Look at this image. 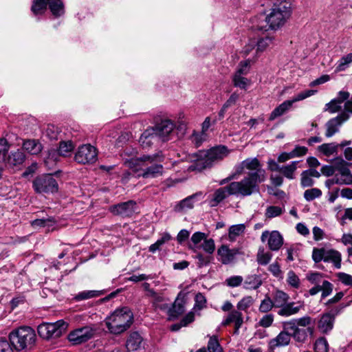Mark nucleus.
<instances>
[{
	"instance_id": "58836bf2",
	"label": "nucleus",
	"mask_w": 352,
	"mask_h": 352,
	"mask_svg": "<svg viewBox=\"0 0 352 352\" xmlns=\"http://www.w3.org/2000/svg\"><path fill=\"white\" fill-rule=\"evenodd\" d=\"M232 82L234 87L246 89L251 85V80L244 76L233 75Z\"/></svg>"
},
{
	"instance_id": "f8f14e48",
	"label": "nucleus",
	"mask_w": 352,
	"mask_h": 352,
	"mask_svg": "<svg viewBox=\"0 0 352 352\" xmlns=\"http://www.w3.org/2000/svg\"><path fill=\"white\" fill-rule=\"evenodd\" d=\"M281 23H265L263 25L258 26L257 29L262 32H267L268 34L265 38H260L256 43V51L263 52L272 43L273 38L270 35L280 28Z\"/></svg>"
},
{
	"instance_id": "b1692460",
	"label": "nucleus",
	"mask_w": 352,
	"mask_h": 352,
	"mask_svg": "<svg viewBox=\"0 0 352 352\" xmlns=\"http://www.w3.org/2000/svg\"><path fill=\"white\" fill-rule=\"evenodd\" d=\"M334 316L330 313L323 314L318 322V328L323 333L330 331L333 327Z\"/></svg>"
},
{
	"instance_id": "4d7b16f0",
	"label": "nucleus",
	"mask_w": 352,
	"mask_h": 352,
	"mask_svg": "<svg viewBox=\"0 0 352 352\" xmlns=\"http://www.w3.org/2000/svg\"><path fill=\"white\" fill-rule=\"evenodd\" d=\"M316 92V90H311V89L302 91V92L299 93L298 94H297L294 98H293L289 101L293 104L294 102L302 100L308 97L313 96L314 94H315Z\"/></svg>"
},
{
	"instance_id": "cd10ccee",
	"label": "nucleus",
	"mask_w": 352,
	"mask_h": 352,
	"mask_svg": "<svg viewBox=\"0 0 352 352\" xmlns=\"http://www.w3.org/2000/svg\"><path fill=\"white\" fill-rule=\"evenodd\" d=\"M263 284L261 277L257 274H250L245 277L243 287L245 289H257Z\"/></svg>"
},
{
	"instance_id": "dca6fc26",
	"label": "nucleus",
	"mask_w": 352,
	"mask_h": 352,
	"mask_svg": "<svg viewBox=\"0 0 352 352\" xmlns=\"http://www.w3.org/2000/svg\"><path fill=\"white\" fill-rule=\"evenodd\" d=\"M136 209V203L133 201H128L114 205L110 208V210L114 214L129 217L132 215Z\"/></svg>"
},
{
	"instance_id": "423d86ee",
	"label": "nucleus",
	"mask_w": 352,
	"mask_h": 352,
	"mask_svg": "<svg viewBox=\"0 0 352 352\" xmlns=\"http://www.w3.org/2000/svg\"><path fill=\"white\" fill-rule=\"evenodd\" d=\"M230 153L226 146L219 145L209 149L204 155L195 160V162L188 168L190 170L201 171L205 168L211 167L214 164L223 160Z\"/></svg>"
},
{
	"instance_id": "e433bc0d",
	"label": "nucleus",
	"mask_w": 352,
	"mask_h": 352,
	"mask_svg": "<svg viewBox=\"0 0 352 352\" xmlns=\"http://www.w3.org/2000/svg\"><path fill=\"white\" fill-rule=\"evenodd\" d=\"M308 333L313 335V327H308L306 329L298 328L294 333H291V336L296 342H304L307 338Z\"/></svg>"
},
{
	"instance_id": "680f3d73",
	"label": "nucleus",
	"mask_w": 352,
	"mask_h": 352,
	"mask_svg": "<svg viewBox=\"0 0 352 352\" xmlns=\"http://www.w3.org/2000/svg\"><path fill=\"white\" fill-rule=\"evenodd\" d=\"M338 179L339 185H351L352 184V173L335 175Z\"/></svg>"
},
{
	"instance_id": "052dcab7",
	"label": "nucleus",
	"mask_w": 352,
	"mask_h": 352,
	"mask_svg": "<svg viewBox=\"0 0 352 352\" xmlns=\"http://www.w3.org/2000/svg\"><path fill=\"white\" fill-rule=\"evenodd\" d=\"M341 103L333 99L325 105V111H328L331 113H335L341 109Z\"/></svg>"
},
{
	"instance_id": "7c9ffc66",
	"label": "nucleus",
	"mask_w": 352,
	"mask_h": 352,
	"mask_svg": "<svg viewBox=\"0 0 352 352\" xmlns=\"http://www.w3.org/2000/svg\"><path fill=\"white\" fill-rule=\"evenodd\" d=\"M23 148L31 155H37L41 153L43 147L36 140H27L23 142Z\"/></svg>"
},
{
	"instance_id": "f704fd0d",
	"label": "nucleus",
	"mask_w": 352,
	"mask_h": 352,
	"mask_svg": "<svg viewBox=\"0 0 352 352\" xmlns=\"http://www.w3.org/2000/svg\"><path fill=\"white\" fill-rule=\"evenodd\" d=\"M339 145L336 142L324 143L318 147V151L327 157L337 155Z\"/></svg>"
},
{
	"instance_id": "774afa93",
	"label": "nucleus",
	"mask_w": 352,
	"mask_h": 352,
	"mask_svg": "<svg viewBox=\"0 0 352 352\" xmlns=\"http://www.w3.org/2000/svg\"><path fill=\"white\" fill-rule=\"evenodd\" d=\"M339 281L345 285L352 286V276L344 272H339L336 274Z\"/></svg>"
},
{
	"instance_id": "e2e57ef3",
	"label": "nucleus",
	"mask_w": 352,
	"mask_h": 352,
	"mask_svg": "<svg viewBox=\"0 0 352 352\" xmlns=\"http://www.w3.org/2000/svg\"><path fill=\"white\" fill-rule=\"evenodd\" d=\"M340 241L344 245H349L347 253L349 256H352V234H343Z\"/></svg>"
},
{
	"instance_id": "6e6552de",
	"label": "nucleus",
	"mask_w": 352,
	"mask_h": 352,
	"mask_svg": "<svg viewBox=\"0 0 352 352\" xmlns=\"http://www.w3.org/2000/svg\"><path fill=\"white\" fill-rule=\"evenodd\" d=\"M68 324L63 320L55 322H43L38 327V333L43 339L50 340L60 337L67 330Z\"/></svg>"
},
{
	"instance_id": "aec40b11",
	"label": "nucleus",
	"mask_w": 352,
	"mask_h": 352,
	"mask_svg": "<svg viewBox=\"0 0 352 352\" xmlns=\"http://www.w3.org/2000/svg\"><path fill=\"white\" fill-rule=\"evenodd\" d=\"M126 347L129 351L142 352L144 346L140 335L137 332L132 333L126 340Z\"/></svg>"
},
{
	"instance_id": "20e7f679",
	"label": "nucleus",
	"mask_w": 352,
	"mask_h": 352,
	"mask_svg": "<svg viewBox=\"0 0 352 352\" xmlns=\"http://www.w3.org/2000/svg\"><path fill=\"white\" fill-rule=\"evenodd\" d=\"M9 340L15 350L29 351L34 348L36 342L35 331L28 326H22L11 331Z\"/></svg>"
},
{
	"instance_id": "f03ea898",
	"label": "nucleus",
	"mask_w": 352,
	"mask_h": 352,
	"mask_svg": "<svg viewBox=\"0 0 352 352\" xmlns=\"http://www.w3.org/2000/svg\"><path fill=\"white\" fill-rule=\"evenodd\" d=\"M266 6L256 16L259 22H285L291 16V3L287 0H268Z\"/></svg>"
},
{
	"instance_id": "bb28decb",
	"label": "nucleus",
	"mask_w": 352,
	"mask_h": 352,
	"mask_svg": "<svg viewBox=\"0 0 352 352\" xmlns=\"http://www.w3.org/2000/svg\"><path fill=\"white\" fill-rule=\"evenodd\" d=\"M199 195H201V193L194 194L184 199L175 206V210L176 212H185L188 210L192 209L194 207L195 199Z\"/></svg>"
},
{
	"instance_id": "09e8293b",
	"label": "nucleus",
	"mask_w": 352,
	"mask_h": 352,
	"mask_svg": "<svg viewBox=\"0 0 352 352\" xmlns=\"http://www.w3.org/2000/svg\"><path fill=\"white\" fill-rule=\"evenodd\" d=\"M322 195V191L319 188H313L307 189L304 192V198L307 201H311Z\"/></svg>"
},
{
	"instance_id": "9b49d317",
	"label": "nucleus",
	"mask_w": 352,
	"mask_h": 352,
	"mask_svg": "<svg viewBox=\"0 0 352 352\" xmlns=\"http://www.w3.org/2000/svg\"><path fill=\"white\" fill-rule=\"evenodd\" d=\"M75 161L79 164H91L97 160L96 148L89 144L78 147L74 156Z\"/></svg>"
},
{
	"instance_id": "c03bdc74",
	"label": "nucleus",
	"mask_w": 352,
	"mask_h": 352,
	"mask_svg": "<svg viewBox=\"0 0 352 352\" xmlns=\"http://www.w3.org/2000/svg\"><path fill=\"white\" fill-rule=\"evenodd\" d=\"M48 6V0H34L32 11L34 14L43 13Z\"/></svg>"
},
{
	"instance_id": "49530a36",
	"label": "nucleus",
	"mask_w": 352,
	"mask_h": 352,
	"mask_svg": "<svg viewBox=\"0 0 352 352\" xmlns=\"http://www.w3.org/2000/svg\"><path fill=\"white\" fill-rule=\"evenodd\" d=\"M207 349L209 352H223L222 347L216 336H212L210 338Z\"/></svg>"
},
{
	"instance_id": "a19ab883",
	"label": "nucleus",
	"mask_w": 352,
	"mask_h": 352,
	"mask_svg": "<svg viewBox=\"0 0 352 352\" xmlns=\"http://www.w3.org/2000/svg\"><path fill=\"white\" fill-rule=\"evenodd\" d=\"M102 294L101 291L98 290H89V291H83L78 293L76 296L75 299L78 301L87 300L95 297L100 296Z\"/></svg>"
},
{
	"instance_id": "6e6d98bb",
	"label": "nucleus",
	"mask_w": 352,
	"mask_h": 352,
	"mask_svg": "<svg viewBox=\"0 0 352 352\" xmlns=\"http://www.w3.org/2000/svg\"><path fill=\"white\" fill-rule=\"evenodd\" d=\"M282 324L284 331L287 332L291 331L292 332V333H294L299 328L296 322V318H293L292 320L285 321Z\"/></svg>"
},
{
	"instance_id": "5701e85b",
	"label": "nucleus",
	"mask_w": 352,
	"mask_h": 352,
	"mask_svg": "<svg viewBox=\"0 0 352 352\" xmlns=\"http://www.w3.org/2000/svg\"><path fill=\"white\" fill-rule=\"evenodd\" d=\"M229 195H233L230 190L229 185L217 189L210 201V206L212 207L217 206Z\"/></svg>"
},
{
	"instance_id": "f257e3e1",
	"label": "nucleus",
	"mask_w": 352,
	"mask_h": 352,
	"mask_svg": "<svg viewBox=\"0 0 352 352\" xmlns=\"http://www.w3.org/2000/svg\"><path fill=\"white\" fill-rule=\"evenodd\" d=\"M124 153L131 156L124 160V164L136 173L138 177L151 179L162 175L164 167L160 163L162 162L163 157L159 154L143 155L138 157L137 151L134 149L130 153L125 151Z\"/></svg>"
},
{
	"instance_id": "39448f33",
	"label": "nucleus",
	"mask_w": 352,
	"mask_h": 352,
	"mask_svg": "<svg viewBox=\"0 0 352 352\" xmlns=\"http://www.w3.org/2000/svg\"><path fill=\"white\" fill-rule=\"evenodd\" d=\"M133 322V314L127 307L116 310L105 320L108 330L113 334L125 331Z\"/></svg>"
},
{
	"instance_id": "4c0bfd02",
	"label": "nucleus",
	"mask_w": 352,
	"mask_h": 352,
	"mask_svg": "<svg viewBox=\"0 0 352 352\" xmlns=\"http://www.w3.org/2000/svg\"><path fill=\"white\" fill-rule=\"evenodd\" d=\"M349 164L341 157L335 158V172L338 173L336 175H342L351 173L348 168Z\"/></svg>"
},
{
	"instance_id": "79ce46f5",
	"label": "nucleus",
	"mask_w": 352,
	"mask_h": 352,
	"mask_svg": "<svg viewBox=\"0 0 352 352\" xmlns=\"http://www.w3.org/2000/svg\"><path fill=\"white\" fill-rule=\"evenodd\" d=\"M274 308V304L272 299L268 296L265 295V298L261 300L258 310L261 313H267Z\"/></svg>"
},
{
	"instance_id": "603ef678",
	"label": "nucleus",
	"mask_w": 352,
	"mask_h": 352,
	"mask_svg": "<svg viewBox=\"0 0 352 352\" xmlns=\"http://www.w3.org/2000/svg\"><path fill=\"white\" fill-rule=\"evenodd\" d=\"M10 149L8 142L4 139H0V162H4L7 156V153Z\"/></svg>"
},
{
	"instance_id": "69168bd1",
	"label": "nucleus",
	"mask_w": 352,
	"mask_h": 352,
	"mask_svg": "<svg viewBox=\"0 0 352 352\" xmlns=\"http://www.w3.org/2000/svg\"><path fill=\"white\" fill-rule=\"evenodd\" d=\"M287 281L290 286H292L294 288H298L299 287V285H300L299 278H298V276L293 271H289L287 273Z\"/></svg>"
},
{
	"instance_id": "473e14b6",
	"label": "nucleus",
	"mask_w": 352,
	"mask_h": 352,
	"mask_svg": "<svg viewBox=\"0 0 352 352\" xmlns=\"http://www.w3.org/2000/svg\"><path fill=\"white\" fill-rule=\"evenodd\" d=\"M298 163V161H293L289 164L281 166L280 173L289 180L295 179V173L297 170Z\"/></svg>"
},
{
	"instance_id": "72a5a7b5",
	"label": "nucleus",
	"mask_w": 352,
	"mask_h": 352,
	"mask_svg": "<svg viewBox=\"0 0 352 352\" xmlns=\"http://www.w3.org/2000/svg\"><path fill=\"white\" fill-rule=\"evenodd\" d=\"M292 104L289 100L284 101L272 111L269 117V120H274L276 118L283 116L292 107Z\"/></svg>"
},
{
	"instance_id": "de8ad7c7",
	"label": "nucleus",
	"mask_w": 352,
	"mask_h": 352,
	"mask_svg": "<svg viewBox=\"0 0 352 352\" xmlns=\"http://www.w3.org/2000/svg\"><path fill=\"white\" fill-rule=\"evenodd\" d=\"M254 302L253 298L250 296L243 297L237 303L236 307L238 311H247L253 305Z\"/></svg>"
},
{
	"instance_id": "ddd939ff",
	"label": "nucleus",
	"mask_w": 352,
	"mask_h": 352,
	"mask_svg": "<svg viewBox=\"0 0 352 352\" xmlns=\"http://www.w3.org/2000/svg\"><path fill=\"white\" fill-rule=\"evenodd\" d=\"M150 129L154 131L157 139L165 142L169 140V136L175 129V124L170 120H164L155 127Z\"/></svg>"
},
{
	"instance_id": "c9c22d12",
	"label": "nucleus",
	"mask_w": 352,
	"mask_h": 352,
	"mask_svg": "<svg viewBox=\"0 0 352 352\" xmlns=\"http://www.w3.org/2000/svg\"><path fill=\"white\" fill-rule=\"evenodd\" d=\"M48 6L52 14L56 16L64 14V5L61 0H48Z\"/></svg>"
},
{
	"instance_id": "2eb2a0df",
	"label": "nucleus",
	"mask_w": 352,
	"mask_h": 352,
	"mask_svg": "<svg viewBox=\"0 0 352 352\" xmlns=\"http://www.w3.org/2000/svg\"><path fill=\"white\" fill-rule=\"evenodd\" d=\"M349 116L345 113H342L336 118L329 120L326 123L325 135L327 138H331L339 131L341 125L349 119Z\"/></svg>"
},
{
	"instance_id": "338daca9",
	"label": "nucleus",
	"mask_w": 352,
	"mask_h": 352,
	"mask_svg": "<svg viewBox=\"0 0 352 352\" xmlns=\"http://www.w3.org/2000/svg\"><path fill=\"white\" fill-rule=\"evenodd\" d=\"M203 250L208 254H212L215 250L214 241L212 239H205L201 245Z\"/></svg>"
},
{
	"instance_id": "f3484780",
	"label": "nucleus",
	"mask_w": 352,
	"mask_h": 352,
	"mask_svg": "<svg viewBox=\"0 0 352 352\" xmlns=\"http://www.w3.org/2000/svg\"><path fill=\"white\" fill-rule=\"evenodd\" d=\"M74 148V145L72 141L60 142L59 144V148L57 151L53 149L49 151L47 160H53L54 161H57L58 155L66 157L70 155Z\"/></svg>"
},
{
	"instance_id": "bf43d9fd",
	"label": "nucleus",
	"mask_w": 352,
	"mask_h": 352,
	"mask_svg": "<svg viewBox=\"0 0 352 352\" xmlns=\"http://www.w3.org/2000/svg\"><path fill=\"white\" fill-rule=\"evenodd\" d=\"M300 176V184L303 188L310 187L314 185V181L312 177L308 175L307 171H302Z\"/></svg>"
},
{
	"instance_id": "393cba45",
	"label": "nucleus",
	"mask_w": 352,
	"mask_h": 352,
	"mask_svg": "<svg viewBox=\"0 0 352 352\" xmlns=\"http://www.w3.org/2000/svg\"><path fill=\"white\" fill-rule=\"evenodd\" d=\"M324 262L331 263L336 269L341 267L342 255L340 252L333 249L327 250Z\"/></svg>"
},
{
	"instance_id": "1a4fd4ad",
	"label": "nucleus",
	"mask_w": 352,
	"mask_h": 352,
	"mask_svg": "<svg viewBox=\"0 0 352 352\" xmlns=\"http://www.w3.org/2000/svg\"><path fill=\"white\" fill-rule=\"evenodd\" d=\"M33 188L39 194L56 192L58 186L56 180L51 174H45L36 177L33 181Z\"/></svg>"
},
{
	"instance_id": "0e129e2a",
	"label": "nucleus",
	"mask_w": 352,
	"mask_h": 352,
	"mask_svg": "<svg viewBox=\"0 0 352 352\" xmlns=\"http://www.w3.org/2000/svg\"><path fill=\"white\" fill-rule=\"evenodd\" d=\"M195 300L194 309L201 310L206 307V299L201 293H198L195 296Z\"/></svg>"
},
{
	"instance_id": "a18cd8bd",
	"label": "nucleus",
	"mask_w": 352,
	"mask_h": 352,
	"mask_svg": "<svg viewBox=\"0 0 352 352\" xmlns=\"http://www.w3.org/2000/svg\"><path fill=\"white\" fill-rule=\"evenodd\" d=\"M284 209L279 206H270L266 208L265 216L267 219H272L280 216Z\"/></svg>"
},
{
	"instance_id": "13d9d810",
	"label": "nucleus",
	"mask_w": 352,
	"mask_h": 352,
	"mask_svg": "<svg viewBox=\"0 0 352 352\" xmlns=\"http://www.w3.org/2000/svg\"><path fill=\"white\" fill-rule=\"evenodd\" d=\"M352 62V53L342 57L339 60V64L336 69V72H341L345 69L346 66Z\"/></svg>"
},
{
	"instance_id": "c85d7f7f",
	"label": "nucleus",
	"mask_w": 352,
	"mask_h": 352,
	"mask_svg": "<svg viewBox=\"0 0 352 352\" xmlns=\"http://www.w3.org/2000/svg\"><path fill=\"white\" fill-rule=\"evenodd\" d=\"M25 160L24 153L17 150L14 152H11L8 156H7L4 163L9 165L10 166H15L23 164Z\"/></svg>"
},
{
	"instance_id": "a211bd4d",
	"label": "nucleus",
	"mask_w": 352,
	"mask_h": 352,
	"mask_svg": "<svg viewBox=\"0 0 352 352\" xmlns=\"http://www.w3.org/2000/svg\"><path fill=\"white\" fill-rule=\"evenodd\" d=\"M245 168L253 171L252 173L261 171L263 175H265V170L261 169L260 162L256 157L243 160L236 166V171L238 174H241Z\"/></svg>"
},
{
	"instance_id": "7ed1b4c3",
	"label": "nucleus",
	"mask_w": 352,
	"mask_h": 352,
	"mask_svg": "<svg viewBox=\"0 0 352 352\" xmlns=\"http://www.w3.org/2000/svg\"><path fill=\"white\" fill-rule=\"evenodd\" d=\"M265 175L259 171L250 173L240 182H233L229 184L231 193L236 197H247L259 192V184L265 180Z\"/></svg>"
},
{
	"instance_id": "6ab92c4d",
	"label": "nucleus",
	"mask_w": 352,
	"mask_h": 352,
	"mask_svg": "<svg viewBox=\"0 0 352 352\" xmlns=\"http://www.w3.org/2000/svg\"><path fill=\"white\" fill-rule=\"evenodd\" d=\"M236 254V250L230 249L223 245L217 250L218 261L224 265L230 264L234 261Z\"/></svg>"
},
{
	"instance_id": "c756f323",
	"label": "nucleus",
	"mask_w": 352,
	"mask_h": 352,
	"mask_svg": "<svg viewBox=\"0 0 352 352\" xmlns=\"http://www.w3.org/2000/svg\"><path fill=\"white\" fill-rule=\"evenodd\" d=\"M184 300L182 298H180L179 296L175 300L173 306L168 310V316L170 318H177L179 316L182 314L184 311Z\"/></svg>"
},
{
	"instance_id": "4be33fe9",
	"label": "nucleus",
	"mask_w": 352,
	"mask_h": 352,
	"mask_svg": "<svg viewBox=\"0 0 352 352\" xmlns=\"http://www.w3.org/2000/svg\"><path fill=\"white\" fill-rule=\"evenodd\" d=\"M231 322H234L235 325V333H237L240 327L243 323V314L238 310H232L227 316V318L223 320L221 324L223 326H227Z\"/></svg>"
},
{
	"instance_id": "0eeeda50",
	"label": "nucleus",
	"mask_w": 352,
	"mask_h": 352,
	"mask_svg": "<svg viewBox=\"0 0 352 352\" xmlns=\"http://www.w3.org/2000/svg\"><path fill=\"white\" fill-rule=\"evenodd\" d=\"M289 296L282 290H276L272 294L274 308H278L277 314L281 317H290L304 308L303 302H289Z\"/></svg>"
},
{
	"instance_id": "8fccbe9b",
	"label": "nucleus",
	"mask_w": 352,
	"mask_h": 352,
	"mask_svg": "<svg viewBox=\"0 0 352 352\" xmlns=\"http://www.w3.org/2000/svg\"><path fill=\"white\" fill-rule=\"evenodd\" d=\"M315 352H328L329 344L324 338H320L316 340L314 344Z\"/></svg>"
},
{
	"instance_id": "9d476101",
	"label": "nucleus",
	"mask_w": 352,
	"mask_h": 352,
	"mask_svg": "<svg viewBox=\"0 0 352 352\" xmlns=\"http://www.w3.org/2000/svg\"><path fill=\"white\" fill-rule=\"evenodd\" d=\"M96 329L93 326H85L71 331L67 336L69 341L74 345L87 342L96 334Z\"/></svg>"
},
{
	"instance_id": "37998d69",
	"label": "nucleus",
	"mask_w": 352,
	"mask_h": 352,
	"mask_svg": "<svg viewBox=\"0 0 352 352\" xmlns=\"http://www.w3.org/2000/svg\"><path fill=\"white\" fill-rule=\"evenodd\" d=\"M272 257L270 252H265L264 249L260 248L256 256V261L261 265H266L270 263Z\"/></svg>"
},
{
	"instance_id": "412c9836",
	"label": "nucleus",
	"mask_w": 352,
	"mask_h": 352,
	"mask_svg": "<svg viewBox=\"0 0 352 352\" xmlns=\"http://www.w3.org/2000/svg\"><path fill=\"white\" fill-rule=\"evenodd\" d=\"M291 338V333L283 330L275 338L270 340V348L273 350L276 348L286 346L289 344Z\"/></svg>"
},
{
	"instance_id": "2f4dec72",
	"label": "nucleus",
	"mask_w": 352,
	"mask_h": 352,
	"mask_svg": "<svg viewBox=\"0 0 352 352\" xmlns=\"http://www.w3.org/2000/svg\"><path fill=\"white\" fill-rule=\"evenodd\" d=\"M157 139L154 131L147 129L141 135L139 142L143 148H147L151 146Z\"/></svg>"
},
{
	"instance_id": "3c124183",
	"label": "nucleus",
	"mask_w": 352,
	"mask_h": 352,
	"mask_svg": "<svg viewBox=\"0 0 352 352\" xmlns=\"http://www.w3.org/2000/svg\"><path fill=\"white\" fill-rule=\"evenodd\" d=\"M243 283V278L241 276L236 275L228 277L226 279L225 283L230 287H236Z\"/></svg>"
},
{
	"instance_id": "864d4df0",
	"label": "nucleus",
	"mask_w": 352,
	"mask_h": 352,
	"mask_svg": "<svg viewBox=\"0 0 352 352\" xmlns=\"http://www.w3.org/2000/svg\"><path fill=\"white\" fill-rule=\"evenodd\" d=\"M327 250L324 248H314L312 251V259L313 261L318 263L320 261H323L324 259L325 254H326Z\"/></svg>"
},
{
	"instance_id": "a878e982",
	"label": "nucleus",
	"mask_w": 352,
	"mask_h": 352,
	"mask_svg": "<svg viewBox=\"0 0 352 352\" xmlns=\"http://www.w3.org/2000/svg\"><path fill=\"white\" fill-rule=\"evenodd\" d=\"M333 285L328 280L322 281V285H317L309 289V294L311 296L316 295L319 292H322V298H326L332 292Z\"/></svg>"
},
{
	"instance_id": "5fc2aeb1",
	"label": "nucleus",
	"mask_w": 352,
	"mask_h": 352,
	"mask_svg": "<svg viewBox=\"0 0 352 352\" xmlns=\"http://www.w3.org/2000/svg\"><path fill=\"white\" fill-rule=\"evenodd\" d=\"M250 61L249 60H246L245 61H241L235 72L234 75L238 76H245L250 72Z\"/></svg>"
},
{
	"instance_id": "4468645a",
	"label": "nucleus",
	"mask_w": 352,
	"mask_h": 352,
	"mask_svg": "<svg viewBox=\"0 0 352 352\" xmlns=\"http://www.w3.org/2000/svg\"><path fill=\"white\" fill-rule=\"evenodd\" d=\"M261 240L265 242L267 240V245L270 250L278 251L283 244V236L278 231L274 230L272 232L264 231L263 232Z\"/></svg>"
},
{
	"instance_id": "ea45409f",
	"label": "nucleus",
	"mask_w": 352,
	"mask_h": 352,
	"mask_svg": "<svg viewBox=\"0 0 352 352\" xmlns=\"http://www.w3.org/2000/svg\"><path fill=\"white\" fill-rule=\"evenodd\" d=\"M245 230V226L243 223L233 225L229 228L228 236L230 241H234L236 238L242 234Z\"/></svg>"
}]
</instances>
